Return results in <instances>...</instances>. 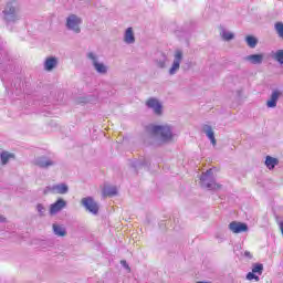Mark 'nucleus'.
I'll return each mask as SVG.
<instances>
[{"label": "nucleus", "instance_id": "2eb2a0df", "mask_svg": "<svg viewBox=\"0 0 283 283\" xmlns=\"http://www.w3.org/2000/svg\"><path fill=\"white\" fill-rule=\"evenodd\" d=\"M130 167L135 169L136 174L140 171V169H149V159L147 158H142V159H135L130 161Z\"/></svg>", "mask_w": 283, "mask_h": 283}, {"label": "nucleus", "instance_id": "a878e982", "mask_svg": "<svg viewBox=\"0 0 283 283\" xmlns=\"http://www.w3.org/2000/svg\"><path fill=\"white\" fill-rule=\"evenodd\" d=\"M273 59H274V61H276L277 63H280V65H283V49H282V50H277V51L274 53Z\"/></svg>", "mask_w": 283, "mask_h": 283}, {"label": "nucleus", "instance_id": "cd10ccee", "mask_svg": "<svg viewBox=\"0 0 283 283\" xmlns=\"http://www.w3.org/2000/svg\"><path fill=\"white\" fill-rule=\"evenodd\" d=\"M274 28H275V30H276L279 36H280L281 39H283V23H282V22H276V23L274 24Z\"/></svg>", "mask_w": 283, "mask_h": 283}, {"label": "nucleus", "instance_id": "f3484780", "mask_svg": "<svg viewBox=\"0 0 283 283\" xmlns=\"http://www.w3.org/2000/svg\"><path fill=\"white\" fill-rule=\"evenodd\" d=\"M124 42L127 45H132L136 43V36L134 35V29L132 27L127 28L125 33H124Z\"/></svg>", "mask_w": 283, "mask_h": 283}, {"label": "nucleus", "instance_id": "4be33fe9", "mask_svg": "<svg viewBox=\"0 0 283 283\" xmlns=\"http://www.w3.org/2000/svg\"><path fill=\"white\" fill-rule=\"evenodd\" d=\"M53 232L54 235H59V238H65V235H67V231L65 230V228L53 223Z\"/></svg>", "mask_w": 283, "mask_h": 283}, {"label": "nucleus", "instance_id": "7ed1b4c3", "mask_svg": "<svg viewBox=\"0 0 283 283\" xmlns=\"http://www.w3.org/2000/svg\"><path fill=\"white\" fill-rule=\"evenodd\" d=\"M200 180L201 187L203 189H208V191H217L218 189H222V185L217 184L216 179H213L212 169H208L206 172H202Z\"/></svg>", "mask_w": 283, "mask_h": 283}, {"label": "nucleus", "instance_id": "423d86ee", "mask_svg": "<svg viewBox=\"0 0 283 283\" xmlns=\"http://www.w3.org/2000/svg\"><path fill=\"white\" fill-rule=\"evenodd\" d=\"M43 193L44 196H48V193H59L60 196H65V193H70V186H67V184L46 186Z\"/></svg>", "mask_w": 283, "mask_h": 283}, {"label": "nucleus", "instance_id": "c85d7f7f", "mask_svg": "<svg viewBox=\"0 0 283 283\" xmlns=\"http://www.w3.org/2000/svg\"><path fill=\"white\" fill-rule=\"evenodd\" d=\"M36 211L41 218L45 216V207L42 203L36 205Z\"/></svg>", "mask_w": 283, "mask_h": 283}, {"label": "nucleus", "instance_id": "ddd939ff", "mask_svg": "<svg viewBox=\"0 0 283 283\" xmlns=\"http://www.w3.org/2000/svg\"><path fill=\"white\" fill-rule=\"evenodd\" d=\"M228 228L232 231V233H247V231H249V224L239 221L230 222Z\"/></svg>", "mask_w": 283, "mask_h": 283}, {"label": "nucleus", "instance_id": "7c9ffc66", "mask_svg": "<svg viewBox=\"0 0 283 283\" xmlns=\"http://www.w3.org/2000/svg\"><path fill=\"white\" fill-rule=\"evenodd\" d=\"M244 258H249V260H252L253 259V254H251L250 251H245L244 252Z\"/></svg>", "mask_w": 283, "mask_h": 283}, {"label": "nucleus", "instance_id": "9d476101", "mask_svg": "<svg viewBox=\"0 0 283 283\" xmlns=\"http://www.w3.org/2000/svg\"><path fill=\"white\" fill-rule=\"evenodd\" d=\"M33 164L35 167H40V169H50V167H54V165H56V161L46 156H39L34 159Z\"/></svg>", "mask_w": 283, "mask_h": 283}, {"label": "nucleus", "instance_id": "aec40b11", "mask_svg": "<svg viewBox=\"0 0 283 283\" xmlns=\"http://www.w3.org/2000/svg\"><path fill=\"white\" fill-rule=\"evenodd\" d=\"M155 62L157 67H160V70H165V67H167V55L165 53H158Z\"/></svg>", "mask_w": 283, "mask_h": 283}, {"label": "nucleus", "instance_id": "4468645a", "mask_svg": "<svg viewBox=\"0 0 283 283\" xmlns=\"http://www.w3.org/2000/svg\"><path fill=\"white\" fill-rule=\"evenodd\" d=\"M281 96H283L282 91L280 90L272 91L270 99L266 102V107H269L270 109H275V107H277V101H280Z\"/></svg>", "mask_w": 283, "mask_h": 283}, {"label": "nucleus", "instance_id": "c756f323", "mask_svg": "<svg viewBox=\"0 0 283 283\" xmlns=\"http://www.w3.org/2000/svg\"><path fill=\"white\" fill-rule=\"evenodd\" d=\"M120 264H122V266H124V269H127V271H130V268H129V264H127V261L122 260Z\"/></svg>", "mask_w": 283, "mask_h": 283}, {"label": "nucleus", "instance_id": "9b49d317", "mask_svg": "<svg viewBox=\"0 0 283 283\" xmlns=\"http://www.w3.org/2000/svg\"><path fill=\"white\" fill-rule=\"evenodd\" d=\"M67 207V201L63 198H57L55 202L50 206L49 213L50 216H56L60 211H63Z\"/></svg>", "mask_w": 283, "mask_h": 283}, {"label": "nucleus", "instance_id": "6ab92c4d", "mask_svg": "<svg viewBox=\"0 0 283 283\" xmlns=\"http://www.w3.org/2000/svg\"><path fill=\"white\" fill-rule=\"evenodd\" d=\"M203 132L206 133V136L211 142V145H213V147H216L217 140H216V133L213 132V128L209 125H205L203 126Z\"/></svg>", "mask_w": 283, "mask_h": 283}, {"label": "nucleus", "instance_id": "393cba45", "mask_svg": "<svg viewBox=\"0 0 283 283\" xmlns=\"http://www.w3.org/2000/svg\"><path fill=\"white\" fill-rule=\"evenodd\" d=\"M13 157L14 155L8 151L1 153L0 158H1L2 165H8V161L10 160V158H13Z\"/></svg>", "mask_w": 283, "mask_h": 283}, {"label": "nucleus", "instance_id": "2f4dec72", "mask_svg": "<svg viewBox=\"0 0 283 283\" xmlns=\"http://www.w3.org/2000/svg\"><path fill=\"white\" fill-rule=\"evenodd\" d=\"M0 222H6V218L3 216H0Z\"/></svg>", "mask_w": 283, "mask_h": 283}, {"label": "nucleus", "instance_id": "20e7f679", "mask_svg": "<svg viewBox=\"0 0 283 283\" xmlns=\"http://www.w3.org/2000/svg\"><path fill=\"white\" fill-rule=\"evenodd\" d=\"M81 23H83V19L76 14H70L66 18V29L75 34H81Z\"/></svg>", "mask_w": 283, "mask_h": 283}, {"label": "nucleus", "instance_id": "f257e3e1", "mask_svg": "<svg viewBox=\"0 0 283 283\" xmlns=\"http://www.w3.org/2000/svg\"><path fill=\"white\" fill-rule=\"evenodd\" d=\"M147 132L157 140V145H167L174 140V129L169 125H150Z\"/></svg>", "mask_w": 283, "mask_h": 283}, {"label": "nucleus", "instance_id": "a211bd4d", "mask_svg": "<svg viewBox=\"0 0 283 283\" xmlns=\"http://www.w3.org/2000/svg\"><path fill=\"white\" fill-rule=\"evenodd\" d=\"M56 65H59V59L54 56L46 57V60L44 61V70L46 72H52V70H54Z\"/></svg>", "mask_w": 283, "mask_h": 283}, {"label": "nucleus", "instance_id": "5701e85b", "mask_svg": "<svg viewBox=\"0 0 283 283\" xmlns=\"http://www.w3.org/2000/svg\"><path fill=\"white\" fill-rule=\"evenodd\" d=\"M220 30H221L220 34H221V38L223 39V41H233V39H235V34L224 30L223 27H221Z\"/></svg>", "mask_w": 283, "mask_h": 283}, {"label": "nucleus", "instance_id": "f8f14e48", "mask_svg": "<svg viewBox=\"0 0 283 283\" xmlns=\"http://www.w3.org/2000/svg\"><path fill=\"white\" fill-rule=\"evenodd\" d=\"M180 63H182V50H177L175 52V59H174L172 65L169 70L170 76H174V74H176V72L180 70Z\"/></svg>", "mask_w": 283, "mask_h": 283}, {"label": "nucleus", "instance_id": "dca6fc26", "mask_svg": "<svg viewBox=\"0 0 283 283\" xmlns=\"http://www.w3.org/2000/svg\"><path fill=\"white\" fill-rule=\"evenodd\" d=\"M244 61H248L252 65H262L264 61V54L259 53V54H251L244 57Z\"/></svg>", "mask_w": 283, "mask_h": 283}, {"label": "nucleus", "instance_id": "b1692460", "mask_svg": "<svg viewBox=\"0 0 283 283\" xmlns=\"http://www.w3.org/2000/svg\"><path fill=\"white\" fill-rule=\"evenodd\" d=\"M245 43L253 50L258 45V38H255L253 35H248V36H245Z\"/></svg>", "mask_w": 283, "mask_h": 283}, {"label": "nucleus", "instance_id": "f03ea898", "mask_svg": "<svg viewBox=\"0 0 283 283\" xmlns=\"http://www.w3.org/2000/svg\"><path fill=\"white\" fill-rule=\"evenodd\" d=\"M2 19L6 23H17L19 21V7H17V1L9 0L2 11Z\"/></svg>", "mask_w": 283, "mask_h": 283}, {"label": "nucleus", "instance_id": "bb28decb", "mask_svg": "<svg viewBox=\"0 0 283 283\" xmlns=\"http://www.w3.org/2000/svg\"><path fill=\"white\" fill-rule=\"evenodd\" d=\"M104 193H105L106 196L112 197V196H116V195L118 193V190L116 189V187H108V188H106V189L104 190Z\"/></svg>", "mask_w": 283, "mask_h": 283}, {"label": "nucleus", "instance_id": "6e6552de", "mask_svg": "<svg viewBox=\"0 0 283 283\" xmlns=\"http://www.w3.org/2000/svg\"><path fill=\"white\" fill-rule=\"evenodd\" d=\"M87 59H90V61H92V65H93L94 70L97 72V74H107V70H108L107 65L98 62V56H96V54L90 52V53H87Z\"/></svg>", "mask_w": 283, "mask_h": 283}, {"label": "nucleus", "instance_id": "0eeeda50", "mask_svg": "<svg viewBox=\"0 0 283 283\" xmlns=\"http://www.w3.org/2000/svg\"><path fill=\"white\" fill-rule=\"evenodd\" d=\"M262 273H264V264L253 263L252 264V272H249L245 277L250 282L252 280H254L255 282H260V275H262Z\"/></svg>", "mask_w": 283, "mask_h": 283}, {"label": "nucleus", "instance_id": "412c9836", "mask_svg": "<svg viewBox=\"0 0 283 283\" xmlns=\"http://www.w3.org/2000/svg\"><path fill=\"white\" fill-rule=\"evenodd\" d=\"M277 165H280V160L277 158L266 156L265 166L268 167V169H270V170L275 169V167H277Z\"/></svg>", "mask_w": 283, "mask_h": 283}, {"label": "nucleus", "instance_id": "39448f33", "mask_svg": "<svg viewBox=\"0 0 283 283\" xmlns=\"http://www.w3.org/2000/svg\"><path fill=\"white\" fill-rule=\"evenodd\" d=\"M81 205L86 211H88V213H92V216H98V211L101 208L98 207V202L94 200V197L83 198L81 200Z\"/></svg>", "mask_w": 283, "mask_h": 283}, {"label": "nucleus", "instance_id": "1a4fd4ad", "mask_svg": "<svg viewBox=\"0 0 283 283\" xmlns=\"http://www.w3.org/2000/svg\"><path fill=\"white\" fill-rule=\"evenodd\" d=\"M146 107L151 109L156 116H163V104L156 97H149L146 101Z\"/></svg>", "mask_w": 283, "mask_h": 283}]
</instances>
